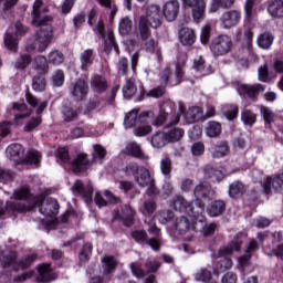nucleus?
<instances>
[{"mask_svg":"<svg viewBox=\"0 0 283 283\" xmlns=\"http://www.w3.org/2000/svg\"><path fill=\"white\" fill-rule=\"evenodd\" d=\"M262 3V0H247L244 4V12L247 15V19H251L253 17V12H255V7L260 6Z\"/></svg>","mask_w":283,"mask_h":283,"instance_id":"13d9d810","label":"nucleus"},{"mask_svg":"<svg viewBox=\"0 0 283 283\" xmlns=\"http://www.w3.org/2000/svg\"><path fill=\"white\" fill-rule=\"evenodd\" d=\"M160 266V262L156 260H147L144 264V270L139 262H133L130 263V271L135 277H145L147 273H156Z\"/></svg>","mask_w":283,"mask_h":283,"instance_id":"6e6552de","label":"nucleus"},{"mask_svg":"<svg viewBox=\"0 0 283 283\" xmlns=\"http://www.w3.org/2000/svg\"><path fill=\"white\" fill-rule=\"evenodd\" d=\"M172 207L175 211H180V213H187V216H196V212L193 211V206L182 196L176 197L172 202Z\"/></svg>","mask_w":283,"mask_h":283,"instance_id":"5701e85b","label":"nucleus"},{"mask_svg":"<svg viewBox=\"0 0 283 283\" xmlns=\"http://www.w3.org/2000/svg\"><path fill=\"white\" fill-rule=\"evenodd\" d=\"M151 146L155 147V149H163L165 145H169V139L167 137V133H156L153 135L150 139Z\"/></svg>","mask_w":283,"mask_h":283,"instance_id":"a19ab883","label":"nucleus"},{"mask_svg":"<svg viewBox=\"0 0 283 283\" xmlns=\"http://www.w3.org/2000/svg\"><path fill=\"white\" fill-rule=\"evenodd\" d=\"M91 165L94 164L87 159V154L85 153L78 154L73 160H71V167L74 174H81V171L90 169Z\"/></svg>","mask_w":283,"mask_h":283,"instance_id":"412c9836","label":"nucleus"},{"mask_svg":"<svg viewBox=\"0 0 283 283\" xmlns=\"http://www.w3.org/2000/svg\"><path fill=\"white\" fill-rule=\"evenodd\" d=\"M43 8V0H35L32 9V20L31 24L34 28H40L39 31L34 34V41L29 40L27 43L28 50H38V52H45L48 50V45L52 43V36H54V32L52 31V17L43 15V12H48V8Z\"/></svg>","mask_w":283,"mask_h":283,"instance_id":"f257e3e1","label":"nucleus"},{"mask_svg":"<svg viewBox=\"0 0 283 283\" xmlns=\"http://www.w3.org/2000/svg\"><path fill=\"white\" fill-rule=\"evenodd\" d=\"M268 12L273 19H283V0H273L270 2Z\"/></svg>","mask_w":283,"mask_h":283,"instance_id":"72a5a7b5","label":"nucleus"},{"mask_svg":"<svg viewBox=\"0 0 283 283\" xmlns=\"http://www.w3.org/2000/svg\"><path fill=\"white\" fill-rule=\"evenodd\" d=\"M242 21V13L239 10L232 9L222 13L220 17V23L224 30H230V28H235L238 23Z\"/></svg>","mask_w":283,"mask_h":283,"instance_id":"ddd939ff","label":"nucleus"},{"mask_svg":"<svg viewBox=\"0 0 283 283\" xmlns=\"http://www.w3.org/2000/svg\"><path fill=\"white\" fill-rule=\"evenodd\" d=\"M63 118L65 123H72V120H76V118H78V111L70 107H64Z\"/></svg>","mask_w":283,"mask_h":283,"instance_id":"338daca9","label":"nucleus"},{"mask_svg":"<svg viewBox=\"0 0 283 283\" xmlns=\"http://www.w3.org/2000/svg\"><path fill=\"white\" fill-rule=\"evenodd\" d=\"M242 238H244V234L238 233L227 248L219 251L220 259L218 262L221 269H231V266H233V261L224 255H231L233 251H240V249L242 248V243L244 242Z\"/></svg>","mask_w":283,"mask_h":283,"instance_id":"39448f33","label":"nucleus"},{"mask_svg":"<svg viewBox=\"0 0 283 283\" xmlns=\"http://www.w3.org/2000/svg\"><path fill=\"white\" fill-rule=\"evenodd\" d=\"M80 63L82 72H88L90 67L94 65V50H84L80 55Z\"/></svg>","mask_w":283,"mask_h":283,"instance_id":"7c9ffc66","label":"nucleus"},{"mask_svg":"<svg viewBox=\"0 0 283 283\" xmlns=\"http://www.w3.org/2000/svg\"><path fill=\"white\" fill-rule=\"evenodd\" d=\"M179 111L184 115L187 123H196V120H200V118H202V107L200 106H192L187 111L185 104L180 102Z\"/></svg>","mask_w":283,"mask_h":283,"instance_id":"aec40b11","label":"nucleus"},{"mask_svg":"<svg viewBox=\"0 0 283 283\" xmlns=\"http://www.w3.org/2000/svg\"><path fill=\"white\" fill-rule=\"evenodd\" d=\"M221 112L223 114V116H226V118H228V120H233L234 118L238 117V105L235 104H224L221 107Z\"/></svg>","mask_w":283,"mask_h":283,"instance_id":"09e8293b","label":"nucleus"},{"mask_svg":"<svg viewBox=\"0 0 283 283\" xmlns=\"http://www.w3.org/2000/svg\"><path fill=\"white\" fill-rule=\"evenodd\" d=\"M103 275H111L116 269V259L114 256H105L103 260Z\"/></svg>","mask_w":283,"mask_h":283,"instance_id":"603ef678","label":"nucleus"},{"mask_svg":"<svg viewBox=\"0 0 283 283\" xmlns=\"http://www.w3.org/2000/svg\"><path fill=\"white\" fill-rule=\"evenodd\" d=\"M169 114L165 107H161L158 116L154 115V112L146 111L142 113L140 120L142 123H146V125L140 126L134 130L135 136H147V134H151V125L156 127H160L167 123V117Z\"/></svg>","mask_w":283,"mask_h":283,"instance_id":"7ed1b4c3","label":"nucleus"},{"mask_svg":"<svg viewBox=\"0 0 283 283\" xmlns=\"http://www.w3.org/2000/svg\"><path fill=\"white\" fill-rule=\"evenodd\" d=\"M184 8H191V14L195 23H200L205 19V0H181Z\"/></svg>","mask_w":283,"mask_h":283,"instance_id":"9b49d317","label":"nucleus"},{"mask_svg":"<svg viewBox=\"0 0 283 283\" xmlns=\"http://www.w3.org/2000/svg\"><path fill=\"white\" fill-rule=\"evenodd\" d=\"M91 87L94 90L97 94H103V92L107 91V80L101 75H94L91 78Z\"/></svg>","mask_w":283,"mask_h":283,"instance_id":"f704fd0d","label":"nucleus"},{"mask_svg":"<svg viewBox=\"0 0 283 283\" xmlns=\"http://www.w3.org/2000/svg\"><path fill=\"white\" fill-rule=\"evenodd\" d=\"M163 25V10L158 4H148L145 15H142L138 21V32L142 41H147L151 36V29L155 30Z\"/></svg>","mask_w":283,"mask_h":283,"instance_id":"f03ea898","label":"nucleus"},{"mask_svg":"<svg viewBox=\"0 0 283 283\" xmlns=\"http://www.w3.org/2000/svg\"><path fill=\"white\" fill-rule=\"evenodd\" d=\"M233 6H235V0H212L209 10L210 12H218L220 8L221 10H230Z\"/></svg>","mask_w":283,"mask_h":283,"instance_id":"79ce46f5","label":"nucleus"},{"mask_svg":"<svg viewBox=\"0 0 283 283\" xmlns=\"http://www.w3.org/2000/svg\"><path fill=\"white\" fill-rule=\"evenodd\" d=\"M96 30H97L99 36H102V39H104V52L106 54H109V52L115 50V52H117V54H118V44H116V41L114 39V31L108 30L107 34H106L105 33V24L103 22L97 23Z\"/></svg>","mask_w":283,"mask_h":283,"instance_id":"f8f14e48","label":"nucleus"},{"mask_svg":"<svg viewBox=\"0 0 283 283\" xmlns=\"http://www.w3.org/2000/svg\"><path fill=\"white\" fill-rule=\"evenodd\" d=\"M32 69L36 70L38 74L43 75L48 74L49 69H48V60L43 55H39L34 57L32 62Z\"/></svg>","mask_w":283,"mask_h":283,"instance_id":"ea45409f","label":"nucleus"},{"mask_svg":"<svg viewBox=\"0 0 283 283\" xmlns=\"http://www.w3.org/2000/svg\"><path fill=\"white\" fill-rule=\"evenodd\" d=\"M193 70H196L197 72H200L201 76H208V74H211V72H213V70L211 69V65H207L205 63V59L202 57H198L193 61V65H192Z\"/></svg>","mask_w":283,"mask_h":283,"instance_id":"37998d69","label":"nucleus"},{"mask_svg":"<svg viewBox=\"0 0 283 283\" xmlns=\"http://www.w3.org/2000/svg\"><path fill=\"white\" fill-rule=\"evenodd\" d=\"M213 157L214 158H224L230 151L229 149V143L227 142H221L219 145L213 147Z\"/></svg>","mask_w":283,"mask_h":283,"instance_id":"6e6d98bb","label":"nucleus"},{"mask_svg":"<svg viewBox=\"0 0 283 283\" xmlns=\"http://www.w3.org/2000/svg\"><path fill=\"white\" fill-rule=\"evenodd\" d=\"M48 83L45 82V77L43 75H35L32 80V87L34 92H45Z\"/></svg>","mask_w":283,"mask_h":283,"instance_id":"4d7b16f0","label":"nucleus"},{"mask_svg":"<svg viewBox=\"0 0 283 283\" xmlns=\"http://www.w3.org/2000/svg\"><path fill=\"white\" fill-rule=\"evenodd\" d=\"M195 198H216V190L209 181H202L193 189Z\"/></svg>","mask_w":283,"mask_h":283,"instance_id":"b1692460","label":"nucleus"},{"mask_svg":"<svg viewBox=\"0 0 283 283\" xmlns=\"http://www.w3.org/2000/svg\"><path fill=\"white\" fill-rule=\"evenodd\" d=\"M179 41L182 45H193L196 42V32L189 28L181 29L179 32Z\"/></svg>","mask_w":283,"mask_h":283,"instance_id":"c9c22d12","label":"nucleus"},{"mask_svg":"<svg viewBox=\"0 0 283 283\" xmlns=\"http://www.w3.org/2000/svg\"><path fill=\"white\" fill-rule=\"evenodd\" d=\"M11 112H13L15 123L23 120V118H28L32 114V111L28 108L27 104L13 103L11 107Z\"/></svg>","mask_w":283,"mask_h":283,"instance_id":"c85d7f7f","label":"nucleus"},{"mask_svg":"<svg viewBox=\"0 0 283 283\" xmlns=\"http://www.w3.org/2000/svg\"><path fill=\"white\" fill-rule=\"evenodd\" d=\"M27 165H39L41 163V154L39 150H30L24 158Z\"/></svg>","mask_w":283,"mask_h":283,"instance_id":"680f3d73","label":"nucleus"},{"mask_svg":"<svg viewBox=\"0 0 283 283\" xmlns=\"http://www.w3.org/2000/svg\"><path fill=\"white\" fill-rule=\"evenodd\" d=\"M4 45L7 50H10L11 52H17V38L12 33H6L4 35Z\"/></svg>","mask_w":283,"mask_h":283,"instance_id":"69168bd1","label":"nucleus"},{"mask_svg":"<svg viewBox=\"0 0 283 283\" xmlns=\"http://www.w3.org/2000/svg\"><path fill=\"white\" fill-rule=\"evenodd\" d=\"M25 101L31 105V107H38L36 109L38 115L43 114V111L45 109V107H48V102H41L39 104V99H36L34 95H32V93L30 92L25 94Z\"/></svg>","mask_w":283,"mask_h":283,"instance_id":"a18cd8bd","label":"nucleus"},{"mask_svg":"<svg viewBox=\"0 0 283 283\" xmlns=\"http://www.w3.org/2000/svg\"><path fill=\"white\" fill-rule=\"evenodd\" d=\"M136 92H138V88L136 87V80L130 77L126 81V84L123 87L124 98H132Z\"/></svg>","mask_w":283,"mask_h":283,"instance_id":"de8ad7c7","label":"nucleus"},{"mask_svg":"<svg viewBox=\"0 0 283 283\" xmlns=\"http://www.w3.org/2000/svg\"><path fill=\"white\" fill-rule=\"evenodd\" d=\"M27 207H31V209H34V207H39L40 213L42 216H56L59 213V201L54 198H45L43 196L35 197L33 199V206L27 205Z\"/></svg>","mask_w":283,"mask_h":283,"instance_id":"423d86ee","label":"nucleus"},{"mask_svg":"<svg viewBox=\"0 0 283 283\" xmlns=\"http://www.w3.org/2000/svg\"><path fill=\"white\" fill-rule=\"evenodd\" d=\"M248 189L249 188L247 187V185H244V182L237 180L229 186L228 195L233 200H238V198H242V196L247 193Z\"/></svg>","mask_w":283,"mask_h":283,"instance_id":"a878e982","label":"nucleus"},{"mask_svg":"<svg viewBox=\"0 0 283 283\" xmlns=\"http://www.w3.org/2000/svg\"><path fill=\"white\" fill-rule=\"evenodd\" d=\"M126 154L133 158H138L139 160H149V156L143 151V148L136 142L127 144Z\"/></svg>","mask_w":283,"mask_h":283,"instance_id":"c756f323","label":"nucleus"},{"mask_svg":"<svg viewBox=\"0 0 283 283\" xmlns=\"http://www.w3.org/2000/svg\"><path fill=\"white\" fill-rule=\"evenodd\" d=\"M156 201L154 200H145L142 205L140 212L143 216H151L154 211H156Z\"/></svg>","mask_w":283,"mask_h":283,"instance_id":"bf43d9fd","label":"nucleus"},{"mask_svg":"<svg viewBox=\"0 0 283 283\" xmlns=\"http://www.w3.org/2000/svg\"><path fill=\"white\" fill-rule=\"evenodd\" d=\"M233 48V40L228 34H221L214 38L210 44L213 56H227Z\"/></svg>","mask_w":283,"mask_h":283,"instance_id":"0eeeda50","label":"nucleus"},{"mask_svg":"<svg viewBox=\"0 0 283 283\" xmlns=\"http://www.w3.org/2000/svg\"><path fill=\"white\" fill-rule=\"evenodd\" d=\"M134 218H136V210L129 205H124L122 210L114 212L113 220H122L125 227H132L134 224Z\"/></svg>","mask_w":283,"mask_h":283,"instance_id":"2eb2a0df","label":"nucleus"},{"mask_svg":"<svg viewBox=\"0 0 283 283\" xmlns=\"http://www.w3.org/2000/svg\"><path fill=\"white\" fill-rule=\"evenodd\" d=\"M132 19L128 17L122 18L118 25L119 34H122V36H127V34L132 32Z\"/></svg>","mask_w":283,"mask_h":283,"instance_id":"864d4df0","label":"nucleus"},{"mask_svg":"<svg viewBox=\"0 0 283 283\" xmlns=\"http://www.w3.org/2000/svg\"><path fill=\"white\" fill-rule=\"evenodd\" d=\"M142 116H143V113L138 115L137 109H133L128 114H126V116L124 118V125H125L126 129H132V127H137V129L139 127H145V125H147V123L140 120Z\"/></svg>","mask_w":283,"mask_h":283,"instance_id":"4be33fe9","label":"nucleus"},{"mask_svg":"<svg viewBox=\"0 0 283 283\" xmlns=\"http://www.w3.org/2000/svg\"><path fill=\"white\" fill-rule=\"evenodd\" d=\"M71 191L72 193H75V196H82L86 205L92 202V196L94 195V188H92V185L85 186L82 180L77 179L71 187Z\"/></svg>","mask_w":283,"mask_h":283,"instance_id":"a211bd4d","label":"nucleus"},{"mask_svg":"<svg viewBox=\"0 0 283 283\" xmlns=\"http://www.w3.org/2000/svg\"><path fill=\"white\" fill-rule=\"evenodd\" d=\"M227 211V202L224 200H214L208 207V213L211 218H218V216H222Z\"/></svg>","mask_w":283,"mask_h":283,"instance_id":"473e14b6","label":"nucleus"},{"mask_svg":"<svg viewBox=\"0 0 283 283\" xmlns=\"http://www.w3.org/2000/svg\"><path fill=\"white\" fill-rule=\"evenodd\" d=\"M211 277H212L211 272L208 270H200L196 274L197 282L218 283V282L213 281Z\"/></svg>","mask_w":283,"mask_h":283,"instance_id":"e2e57ef3","label":"nucleus"},{"mask_svg":"<svg viewBox=\"0 0 283 283\" xmlns=\"http://www.w3.org/2000/svg\"><path fill=\"white\" fill-rule=\"evenodd\" d=\"M30 63H32V56H30L28 53H24L15 60L14 67L15 70H25Z\"/></svg>","mask_w":283,"mask_h":283,"instance_id":"5fc2aeb1","label":"nucleus"},{"mask_svg":"<svg viewBox=\"0 0 283 283\" xmlns=\"http://www.w3.org/2000/svg\"><path fill=\"white\" fill-rule=\"evenodd\" d=\"M145 44H144V48L146 50V52H150V54H156L157 56V61H163V51L158 48V42L154 39H146L145 40Z\"/></svg>","mask_w":283,"mask_h":283,"instance_id":"e433bc0d","label":"nucleus"},{"mask_svg":"<svg viewBox=\"0 0 283 283\" xmlns=\"http://www.w3.org/2000/svg\"><path fill=\"white\" fill-rule=\"evenodd\" d=\"M172 165H174V163L171 161V158H169V157H164L159 164V169H160L163 176H165V178H167L168 180H171Z\"/></svg>","mask_w":283,"mask_h":283,"instance_id":"49530a36","label":"nucleus"},{"mask_svg":"<svg viewBox=\"0 0 283 283\" xmlns=\"http://www.w3.org/2000/svg\"><path fill=\"white\" fill-rule=\"evenodd\" d=\"M203 174L205 178L217 180V182L224 180V174H222L221 170L217 169L211 165H207L203 168Z\"/></svg>","mask_w":283,"mask_h":283,"instance_id":"58836bf2","label":"nucleus"},{"mask_svg":"<svg viewBox=\"0 0 283 283\" xmlns=\"http://www.w3.org/2000/svg\"><path fill=\"white\" fill-rule=\"evenodd\" d=\"M25 211H32V207L25 202H0V216H6V213H23Z\"/></svg>","mask_w":283,"mask_h":283,"instance_id":"dca6fc26","label":"nucleus"},{"mask_svg":"<svg viewBox=\"0 0 283 283\" xmlns=\"http://www.w3.org/2000/svg\"><path fill=\"white\" fill-rule=\"evenodd\" d=\"M56 280V274L52 272L50 264H42L38 268V281L39 282H52Z\"/></svg>","mask_w":283,"mask_h":283,"instance_id":"2f4dec72","label":"nucleus"},{"mask_svg":"<svg viewBox=\"0 0 283 283\" xmlns=\"http://www.w3.org/2000/svg\"><path fill=\"white\" fill-rule=\"evenodd\" d=\"M185 136V129L180 127H172L168 132H166V137L168 138V143H178Z\"/></svg>","mask_w":283,"mask_h":283,"instance_id":"3c124183","label":"nucleus"},{"mask_svg":"<svg viewBox=\"0 0 283 283\" xmlns=\"http://www.w3.org/2000/svg\"><path fill=\"white\" fill-rule=\"evenodd\" d=\"M135 182H137L139 187H148V196H156V193H158V191L156 190V184L154 181V178H151L149 169L143 166L137 175H135Z\"/></svg>","mask_w":283,"mask_h":283,"instance_id":"9d476101","label":"nucleus"},{"mask_svg":"<svg viewBox=\"0 0 283 283\" xmlns=\"http://www.w3.org/2000/svg\"><path fill=\"white\" fill-rule=\"evenodd\" d=\"M273 41H275V36H273L271 32H264L258 36L256 44L261 50H270L271 45H273Z\"/></svg>","mask_w":283,"mask_h":283,"instance_id":"4c0bfd02","label":"nucleus"},{"mask_svg":"<svg viewBox=\"0 0 283 283\" xmlns=\"http://www.w3.org/2000/svg\"><path fill=\"white\" fill-rule=\"evenodd\" d=\"M206 134L209 138H218V136L222 134V125L218 122H209L206 127Z\"/></svg>","mask_w":283,"mask_h":283,"instance_id":"8fccbe9b","label":"nucleus"},{"mask_svg":"<svg viewBox=\"0 0 283 283\" xmlns=\"http://www.w3.org/2000/svg\"><path fill=\"white\" fill-rule=\"evenodd\" d=\"M265 87L262 84H242L239 88L241 94H245L249 98H256L260 96V92H264Z\"/></svg>","mask_w":283,"mask_h":283,"instance_id":"cd10ccee","label":"nucleus"},{"mask_svg":"<svg viewBox=\"0 0 283 283\" xmlns=\"http://www.w3.org/2000/svg\"><path fill=\"white\" fill-rule=\"evenodd\" d=\"M34 260H36V254H30L19 260L17 252H9L2 258L1 266L2 269H12V271H23V269H28Z\"/></svg>","mask_w":283,"mask_h":283,"instance_id":"20e7f679","label":"nucleus"},{"mask_svg":"<svg viewBox=\"0 0 283 283\" xmlns=\"http://www.w3.org/2000/svg\"><path fill=\"white\" fill-rule=\"evenodd\" d=\"M7 157L10 158V160H14L15 163H19V160H23V156L25 155V149H23V146L20 144H11L6 149Z\"/></svg>","mask_w":283,"mask_h":283,"instance_id":"bb28decb","label":"nucleus"},{"mask_svg":"<svg viewBox=\"0 0 283 283\" xmlns=\"http://www.w3.org/2000/svg\"><path fill=\"white\" fill-rule=\"evenodd\" d=\"M244 39H245V49L253 61H256L258 54L253 51V31L251 29H245L244 31Z\"/></svg>","mask_w":283,"mask_h":283,"instance_id":"c03bdc74","label":"nucleus"},{"mask_svg":"<svg viewBox=\"0 0 283 283\" xmlns=\"http://www.w3.org/2000/svg\"><path fill=\"white\" fill-rule=\"evenodd\" d=\"M182 78H185V71H182L180 64L176 65L175 77L169 66L164 69L160 74L161 85H180L182 83Z\"/></svg>","mask_w":283,"mask_h":283,"instance_id":"1a4fd4ad","label":"nucleus"},{"mask_svg":"<svg viewBox=\"0 0 283 283\" xmlns=\"http://www.w3.org/2000/svg\"><path fill=\"white\" fill-rule=\"evenodd\" d=\"M65 61V56L61 51H52L49 54V63H52V65H61Z\"/></svg>","mask_w":283,"mask_h":283,"instance_id":"0e129e2a","label":"nucleus"},{"mask_svg":"<svg viewBox=\"0 0 283 283\" xmlns=\"http://www.w3.org/2000/svg\"><path fill=\"white\" fill-rule=\"evenodd\" d=\"M88 92L90 85L83 78L77 80L70 88V94L73 101H76L77 103L84 101V98L87 97Z\"/></svg>","mask_w":283,"mask_h":283,"instance_id":"4468645a","label":"nucleus"},{"mask_svg":"<svg viewBox=\"0 0 283 283\" xmlns=\"http://www.w3.org/2000/svg\"><path fill=\"white\" fill-rule=\"evenodd\" d=\"M191 229V222L187 217H178L169 228L170 235H185Z\"/></svg>","mask_w":283,"mask_h":283,"instance_id":"6ab92c4d","label":"nucleus"},{"mask_svg":"<svg viewBox=\"0 0 283 283\" xmlns=\"http://www.w3.org/2000/svg\"><path fill=\"white\" fill-rule=\"evenodd\" d=\"M256 116L253 114V112L249 109H244L241 112V120H243L244 125H253L255 123Z\"/></svg>","mask_w":283,"mask_h":283,"instance_id":"774afa93","label":"nucleus"},{"mask_svg":"<svg viewBox=\"0 0 283 283\" xmlns=\"http://www.w3.org/2000/svg\"><path fill=\"white\" fill-rule=\"evenodd\" d=\"M261 186L266 196H271V189H274V191H283V174L277 175L274 178L271 176L265 177L261 182Z\"/></svg>","mask_w":283,"mask_h":283,"instance_id":"f3484780","label":"nucleus"},{"mask_svg":"<svg viewBox=\"0 0 283 283\" xmlns=\"http://www.w3.org/2000/svg\"><path fill=\"white\" fill-rule=\"evenodd\" d=\"M179 10L180 2H178V0H170L165 3L161 13L167 19V21H176Z\"/></svg>","mask_w":283,"mask_h":283,"instance_id":"393cba45","label":"nucleus"},{"mask_svg":"<svg viewBox=\"0 0 283 283\" xmlns=\"http://www.w3.org/2000/svg\"><path fill=\"white\" fill-rule=\"evenodd\" d=\"M105 156H107V150H105V148L101 145H95L92 164L94 165V163H98V160H103Z\"/></svg>","mask_w":283,"mask_h":283,"instance_id":"052dcab7","label":"nucleus"}]
</instances>
